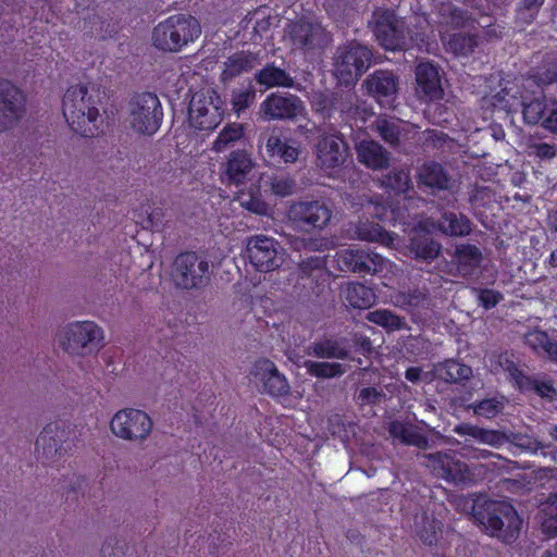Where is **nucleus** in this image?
<instances>
[{"mask_svg": "<svg viewBox=\"0 0 557 557\" xmlns=\"http://www.w3.org/2000/svg\"><path fill=\"white\" fill-rule=\"evenodd\" d=\"M541 127L557 135V99L550 98Z\"/></svg>", "mask_w": 557, "mask_h": 557, "instance_id": "nucleus-56", "label": "nucleus"}, {"mask_svg": "<svg viewBox=\"0 0 557 557\" xmlns=\"http://www.w3.org/2000/svg\"><path fill=\"white\" fill-rule=\"evenodd\" d=\"M153 422L140 409L125 408L116 411L110 421L111 432L119 438L143 442L152 431Z\"/></svg>", "mask_w": 557, "mask_h": 557, "instance_id": "nucleus-14", "label": "nucleus"}, {"mask_svg": "<svg viewBox=\"0 0 557 557\" xmlns=\"http://www.w3.org/2000/svg\"><path fill=\"white\" fill-rule=\"evenodd\" d=\"M332 273L324 257L312 256L299 264L295 284L297 297L307 302H321L331 294Z\"/></svg>", "mask_w": 557, "mask_h": 557, "instance_id": "nucleus-5", "label": "nucleus"}, {"mask_svg": "<svg viewBox=\"0 0 557 557\" xmlns=\"http://www.w3.org/2000/svg\"><path fill=\"white\" fill-rule=\"evenodd\" d=\"M455 29L457 28H469L470 30H476L479 27H483L481 23L478 21V13L468 12L462 9L455 8ZM491 23L484 25V27H490Z\"/></svg>", "mask_w": 557, "mask_h": 557, "instance_id": "nucleus-51", "label": "nucleus"}, {"mask_svg": "<svg viewBox=\"0 0 557 557\" xmlns=\"http://www.w3.org/2000/svg\"><path fill=\"white\" fill-rule=\"evenodd\" d=\"M534 78L541 86H549L557 82V58L544 63L535 73Z\"/></svg>", "mask_w": 557, "mask_h": 557, "instance_id": "nucleus-54", "label": "nucleus"}, {"mask_svg": "<svg viewBox=\"0 0 557 557\" xmlns=\"http://www.w3.org/2000/svg\"><path fill=\"white\" fill-rule=\"evenodd\" d=\"M251 375L262 383L264 392L272 397L286 396L289 393L287 379L270 359H258L253 363Z\"/></svg>", "mask_w": 557, "mask_h": 557, "instance_id": "nucleus-21", "label": "nucleus"}, {"mask_svg": "<svg viewBox=\"0 0 557 557\" xmlns=\"http://www.w3.org/2000/svg\"><path fill=\"white\" fill-rule=\"evenodd\" d=\"M302 108L299 97L277 91L265 97L260 103L259 113L264 121L295 120Z\"/></svg>", "mask_w": 557, "mask_h": 557, "instance_id": "nucleus-19", "label": "nucleus"}, {"mask_svg": "<svg viewBox=\"0 0 557 557\" xmlns=\"http://www.w3.org/2000/svg\"><path fill=\"white\" fill-rule=\"evenodd\" d=\"M481 37L478 33H455V57H467L479 46Z\"/></svg>", "mask_w": 557, "mask_h": 557, "instance_id": "nucleus-46", "label": "nucleus"}, {"mask_svg": "<svg viewBox=\"0 0 557 557\" xmlns=\"http://www.w3.org/2000/svg\"><path fill=\"white\" fill-rule=\"evenodd\" d=\"M507 371L518 389L528 391L530 388L533 379L527 375L516 363L511 362L507 367Z\"/></svg>", "mask_w": 557, "mask_h": 557, "instance_id": "nucleus-55", "label": "nucleus"}, {"mask_svg": "<svg viewBox=\"0 0 557 557\" xmlns=\"http://www.w3.org/2000/svg\"><path fill=\"white\" fill-rule=\"evenodd\" d=\"M87 485L86 479L84 476L73 475L70 484L66 486L65 490V498L66 502L69 500H78V494L81 491L84 490V487Z\"/></svg>", "mask_w": 557, "mask_h": 557, "instance_id": "nucleus-59", "label": "nucleus"}, {"mask_svg": "<svg viewBox=\"0 0 557 557\" xmlns=\"http://www.w3.org/2000/svg\"><path fill=\"white\" fill-rule=\"evenodd\" d=\"M356 234L361 240L380 243L387 247L392 246L395 239L394 235L384 230L379 223L368 220L358 223Z\"/></svg>", "mask_w": 557, "mask_h": 557, "instance_id": "nucleus-35", "label": "nucleus"}, {"mask_svg": "<svg viewBox=\"0 0 557 557\" xmlns=\"http://www.w3.org/2000/svg\"><path fill=\"white\" fill-rule=\"evenodd\" d=\"M255 81L258 85L263 86L264 89L282 87L300 90V84H297L287 71L276 66L274 62L267 63L262 69L258 70L255 73Z\"/></svg>", "mask_w": 557, "mask_h": 557, "instance_id": "nucleus-28", "label": "nucleus"}, {"mask_svg": "<svg viewBox=\"0 0 557 557\" xmlns=\"http://www.w3.org/2000/svg\"><path fill=\"white\" fill-rule=\"evenodd\" d=\"M366 319L371 323L384 327L388 332L399 331L404 327L403 319L387 309L369 311Z\"/></svg>", "mask_w": 557, "mask_h": 557, "instance_id": "nucleus-41", "label": "nucleus"}, {"mask_svg": "<svg viewBox=\"0 0 557 557\" xmlns=\"http://www.w3.org/2000/svg\"><path fill=\"white\" fill-rule=\"evenodd\" d=\"M257 63V53L246 50L235 52L224 62V69L221 77L223 81H231L243 73L251 71Z\"/></svg>", "mask_w": 557, "mask_h": 557, "instance_id": "nucleus-32", "label": "nucleus"}, {"mask_svg": "<svg viewBox=\"0 0 557 557\" xmlns=\"http://www.w3.org/2000/svg\"><path fill=\"white\" fill-rule=\"evenodd\" d=\"M529 389L534 391L541 397L549 396V394L555 392L553 383L550 381H539L535 379L532 380Z\"/></svg>", "mask_w": 557, "mask_h": 557, "instance_id": "nucleus-62", "label": "nucleus"}, {"mask_svg": "<svg viewBox=\"0 0 557 557\" xmlns=\"http://www.w3.org/2000/svg\"><path fill=\"white\" fill-rule=\"evenodd\" d=\"M373 50L357 40L337 47L333 61V76L339 85L355 86L373 63Z\"/></svg>", "mask_w": 557, "mask_h": 557, "instance_id": "nucleus-6", "label": "nucleus"}, {"mask_svg": "<svg viewBox=\"0 0 557 557\" xmlns=\"http://www.w3.org/2000/svg\"><path fill=\"white\" fill-rule=\"evenodd\" d=\"M382 398V392L373 386L362 387L357 394V401L361 405H374Z\"/></svg>", "mask_w": 557, "mask_h": 557, "instance_id": "nucleus-58", "label": "nucleus"}, {"mask_svg": "<svg viewBox=\"0 0 557 557\" xmlns=\"http://www.w3.org/2000/svg\"><path fill=\"white\" fill-rule=\"evenodd\" d=\"M224 101L214 89L196 92L188 106V121L198 131L212 132L222 122Z\"/></svg>", "mask_w": 557, "mask_h": 557, "instance_id": "nucleus-10", "label": "nucleus"}, {"mask_svg": "<svg viewBox=\"0 0 557 557\" xmlns=\"http://www.w3.org/2000/svg\"><path fill=\"white\" fill-rule=\"evenodd\" d=\"M97 99L88 95L87 86L78 84L67 88L62 99V112L70 128L83 136L95 137L100 129V114Z\"/></svg>", "mask_w": 557, "mask_h": 557, "instance_id": "nucleus-2", "label": "nucleus"}, {"mask_svg": "<svg viewBox=\"0 0 557 557\" xmlns=\"http://www.w3.org/2000/svg\"><path fill=\"white\" fill-rule=\"evenodd\" d=\"M253 165L250 153L245 150H235L231 152L223 174L230 184L238 186L248 180Z\"/></svg>", "mask_w": 557, "mask_h": 557, "instance_id": "nucleus-29", "label": "nucleus"}, {"mask_svg": "<svg viewBox=\"0 0 557 557\" xmlns=\"http://www.w3.org/2000/svg\"><path fill=\"white\" fill-rule=\"evenodd\" d=\"M350 350L344 338L322 337L311 343L307 348V355L318 359L346 360Z\"/></svg>", "mask_w": 557, "mask_h": 557, "instance_id": "nucleus-27", "label": "nucleus"}, {"mask_svg": "<svg viewBox=\"0 0 557 557\" xmlns=\"http://www.w3.org/2000/svg\"><path fill=\"white\" fill-rule=\"evenodd\" d=\"M242 205L250 212L267 215L269 205L262 199L260 194H250L248 199L243 200Z\"/></svg>", "mask_w": 557, "mask_h": 557, "instance_id": "nucleus-57", "label": "nucleus"}, {"mask_svg": "<svg viewBox=\"0 0 557 557\" xmlns=\"http://www.w3.org/2000/svg\"><path fill=\"white\" fill-rule=\"evenodd\" d=\"M472 222L465 214H455V237L469 235L472 232Z\"/></svg>", "mask_w": 557, "mask_h": 557, "instance_id": "nucleus-61", "label": "nucleus"}, {"mask_svg": "<svg viewBox=\"0 0 557 557\" xmlns=\"http://www.w3.org/2000/svg\"><path fill=\"white\" fill-rule=\"evenodd\" d=\"M471 515L488 534L506 544L515 542L520 533L522 520L508 502L478 498L473 502Z\"/></svg>", "mask_w": 557, "mask_h": 557, "instance_id": "nucleus-1", "label": "nucleus"}, {"mask_svg": "<svg viewBox=\"0 0 557 557\" xmlns=\"http://www.w3.org/2000/svg\"><path fill=\"white\" fill-rule=\"evenodd\" d=\"M367 94L381 107H393L398 89L399 77L389 70H375L363 82Z\"/></svg>", "mask_w": 557, "mask_h": 557, "instance_id": "nucleus-18", "label": "nucleus"}, {"mask_svg": "<svg viewBox=\"0 0 557 557\" xmlns=\"http://www.w3.org/2000/svg\"><path fill=\"white\" fill-rule=\"evenodd\" d=\"M27 113V97L12 81L0 77V133L15 128Z\"/></svg>", "mask_w": 557, "mask_h": 557, "instance_id": "nucleus-12", "label": "nucleus"}, {"mask_svg": "<svg viewBox=\"0 0 557 557\" xmlns=\"http://www.w3.org/2000/svg\"><path fill=\"white\" fill-rule=\"evenodd\" d=\"M389 433L392 436L399 438L401 443L425 449L429 446L428 437L414 429L412 425H406L401 422L394 421L391 423Z\"/></svg>", "mask_w": 557, "mask_h": 557, "instance_id": "nucleus-37", "label": "nucleus"}, {"mask_svg": "<svg viewBox=\"0 0 557 557\" xmlns=\"http://www.w3.org/2000/svg\"><path fill=\"white\" fill-rule=\"evenodd\" d=\"M409 249L416 259L428 261L434 260L438 256L441 245L430 234L417 233L410 238Z\"/></svg>", "mask_w": 557, "mask_h": 557, "instance_id": "nucleus-34", "label": "nucleus"}, {"mask_svg": "<svg viewBox=\"0 0 557 557\" xmlns=\"http://www.w3.org/2000/svg\"><path fill=\"white\" fill-rule=\"evenodd\" d=\"M503 409L504 404L496 398H485L473 406V412L486 419L495 418Z\"/></svg>", "mask_w": 557, "mask_h": 557, "instance_id": "nucleus-52", "label": "nucleus"}, {"mask_svg": "<svg viewBox=\"0 0 557 557\" xmlns=\"http://www.w3.org/2000/svg\"><path fill=\"white\" fill-rule=\"evenodd\" d=\"M102 339V330L91 321L71 323L60 336V346L71 355H85L98 350Z\"/></svg>", "mask_w": 557, "mask_h": 557, "instance_id": "nucleus-15", "label": "nucleus"}, {"mask_svg": "<svg viewBox=\"0 0 557 557\" xmlns=\"http://www.w3.org/2000/svg\"><path fill=\"white\" fill-rule=\"evenodd\" d=\"M334 262L341 272H350L360 277L380 274L389 264L386 258L374 251L354 247L338 250Z\"/></svg>", "mask_w": 557, "mask_h": 557, "instance_id": "nucleus-11", "label": "nucleus"}, {"mask_svg": "<svg viewBox=\"0 0 557 557\" xmlns=\"http://www.w3.org/2000/svg\"><path fill=\"white\" fill-rule=\"evenodd\" d=\"M347 304L356 309H368L375 302V294L371 287L362 283H350L345 290Z\"/></svg>", "mask_w": 557, "mask_h": 557, "instance_id": "nucleus-36", "label": "nucleus"}, {"mask_svg": "<svg viewBox=\"0 0 557 557\" xmlns=\"http://www.w3.org/2000/svg\"><path fill=\"white\" fill-rule=\"evenodd\" d=\"M349 154V148L341 134L322 135L317 144L318 164L323 170L341 168Z\"/></svg>", "mask_w": 557, "mask_h": 557, "instance_id": "nucleus-20", "label": "nucleus"}, {"mask_svg": "<svg viewBox=\"0 0 557 557\" xmlns=\"http://www.w3.org/2000/svg\"><path fill=\"white\" fill-rule=\"evenodd\" d=\"M455 433L473 437L474 440L486 444H493L499 438V433L497 431L485 430L469 423H461L456 425Z\"/></svg>", "mask_w": 557, "mask_h": 557, "instance_id": "nucleus-44", "label": "nucleus"}, {"mask_svg": "<svg viewBox=\"0 0 557 557\" xmlns=\"http://www.w3.org/2000/svg\"><path fill=\"white\" fill-rule=\"evenodd\" d=\"M483 255L481 249L472 244L455 245L456 272L469 278L476 274L481 268Z\"/></svg>", "mask_w": 557, "mask_h": 557, "instance_id": "nucleus-26", "label": "nucleus"}, {"mask_svg": "<svg viewBox=\"0 0 557 557\" xmlns=\"http://www.w3.org/2000/svg\"><path fill=\"white\" fill-rule=\"evenodd\" d=\"M543 521L542 529L548 536H557V494H552L542 504Z\"/></svg>", "mask_w": 557, "mask_h": 557, "instance_id": "nucleus-43", "label": "nucleus"}, {"mask_svg": "<svg viewBox=\"0 0 557 557\" xmlns=\"http://www.w3.org/2000/svg\"><path fill=\"white\" fill-rule=\"evenodd\" d=\"M376 132L391 147H397L400 144L403 129L398 121L386 117L377 119Z\"/></svg>", "mask_w": 557, "mask_h": 557, "instance_id": "nucleus-42", "label": "nucleus"}, {"mask_svg": "<svg viewBox=\"0 0 557 557\" xmlns=\"http://www.w3.org/2000/svg\"><path fill=\"white\" fill-rule=\"evenodd\" d=\"M333 212L322 199L300 198L293 200L286 208V219L290 225L301 232H320L331 222Z\"/></svg>", "mask_w": 557, "mask_h": 557, "instance_id": "nucleus-8", "label": "nucleus"}, {"mask_svg": "<svg viewBox=\"0 0 557 557\" xmlns=\"http://www.w3.org/2000/svg\"><path fill=\"white\" fill-rule=\"evenodd\" d=\"M127 112L132 129L140 135H154L163 122V108L154 92L141 91L132 95Z\"/></svg>", "mask_w": 557, "mask_h": 557, "instance_id": "nucleus-7", "label": "nucleus"}, {"mask_svg": "<svg viewBox=\"0 0 557 557\" xmlns=\"http://www.w3.org/2000/svg\"><path fill=\"white\" fill-rule=\"evenodd\" d=\"M256 100V90L249 86L244 89L235 90L232 95L233 110L239 114L247 110Z\"/></svg>", "mask_w": 557, "mask_h": 557, "instance_id": "nucleus-49", "label": "nucleus"}, {"mask_svg": "<svg viewBox=\"0 0 557 557\" xmlns=\"http://www.w3.org/2000/svg\"><path fill=\"white\" fill-rule=\"evenodd\" d=\"M356 153L358 161L373 171L384 170L389 166V152L372 139L360 140L356 145Z\"/></svg>", "mask_w": 557, "mask_h": 557, "instance_id": "nucleus-24", "label": "nucleus"}, {"mask_svg": "<svg viewBox=\"0 0 557 557\" xmlns=\"http://www.w3.org/2000/svg\"><path fill=\"white\" fill-rule=\"evenodd\" d=\"M280 22V15L271 7L260 5L245 15L239 27L252 44L258 45L271 37L272 28Z\"/></svg>", "mask_w": 557, "mask_h": 557, "instance_id": "nucleus-17", "label": "nucleus"}, {"mask_svg": "<svg viewBox=\"0 0 557 557\" xmlns=\"http://www.w3.org/2000/svg\"><path fill=\"white\" fill-rule=\"evenodd\" d=\"M447 175L443 166L434 161L424 163L419 171V184L430 188L444 189L447 184Z\"/></svg>", "mask_w": 557, "mask_h": 557, "instance_id": "nucleus-38", "label": "nucleus"}, {"mask_svg": "<svg viewBox=\"0 0 557 557\" xmlns=\"http://www.w3.org/2000/svg\"><path fill=\"white\" fill-rule=\"evenodd\" d=\"M243 127L239 124L226 125L218 135L213 143V149L218 152L225 150L230 144L243 137Z\"/></svg>", "mask_w": 557, "mask_h": 557, "instance_id": "nucleus-47", "label": "nucleus"}, {"mask_svg": "<svg viewBox=\"0 0 557 557\" xmlns=\"http://www.w3.org/2000/svg\"><path fill=\"white\" fill-rule=\"evenodd\" d=\"M544 92H525L521 95L520 107L522 121L528 126L542 125L546 114L548 101Z\"/></svg>", "mask_w": 557, "mask_h": 557, "instance_id": "nucleus-25", "label": "nucleus"}, {"mask_svg": "<svg viewBox=\"0 0 557 557\" xmlns=\"http://www.w3.org/2000/svg\"><path fill=\"white\" fill-rule=\"evenodd\" d=\"M201 34L198 20L187 14H174L160 22L152 32L153 46L162 51L177 52Z\"/></svg>", "mask_w": 557, "mask_h": 557, "instance_id": "nucleus-4", "label": "nucleus"}, {"mask_svg": "<svg viewBox=\"0 0 557 557\" xmlns=\"http://www.w3.org/2000/svg\"><path fill=\"white\" fill-rule=\"evenodd\" d=\"M304 366L307 373L317 379H334L346 372L345 366L338 362L306 360Z\"/></svg>", "mask_w": 557, "mask_h": 557, "instance_id": "nucleus-40", "label": "nucleus"}, {"mask_svg": "<svg viewBox=\"0 0 557 557\" xmlns=\"http://www.w3.org/2000/svg\"><path fill=\"white\" fill-rule=\"evenodd\" d=\"M416 83V94L421 101L428 102L443 97L440 69L433 63L422 62L417 65Z\"/></svg>", "mask_w": 557, "mask_h": 557, "instance_id": "nucleus-23", "label": "nucleus"}, {"mask_svg": "<svg viewBox=\"0 0 557 557\" xmlns=\"http://www.w3.org/2000/svg\"><path fill=\"white\" fill-rule=\"evenodd\" d=\"M265 150L270 159L276 162L294 163L300 154V145L296 139L270 135Z\"/></svg>", "mask_w": 557, "mask_h": 557, "instance_id": "nucleus-30", "label": "nucleus"}, {"mask_svg": "<svg viewBox=\"0 0 557 557\" xmlns=\"http://www.w3.org/2000/svg\"><path fill=\"white\" fill-rule=\"evenodd\" d=\"M172 276L181 288H200L209 280V262L195 251L181 252L173 262Z\"/></svg>", "mask_w": 557, "mask_h": 557, "instance_id": "nucleus-13", "label": "nucleus"}, {"mask_svg": "<svg viewBox=\"0 0 557 557\" xmlns=\"http://www.w3.org/2000/svg\"><path fill=\"white\" fill-rule=\"evenodd\" d=\"M470 471L465 462L455 460V485L459 483L468 484L472 480L469 476Z\"/></svg>", "mask_w": 557, "mask_h": 557, "instance_id": "nucleus-63", "label": "nucleus"}, {"mask_svg": "<svg viewBox=\"0 0 557 557\" xmlns=\"http://www.w3.org/2000/svg\"><path fill=\"white\" fill-rule=\"evenodd\" d=\"M471 208L476 215L483 222V218L486 216V211H492L498 203L496 193L488 186L475 185L471 191L469 198Z\"/></svg>", "mask_w": 557, "mask_h": 557, "instance_id": "nucleus-33", "label": "nucleus"}, {"mask_svg": "<svg viewBox=\"0 0 557 557\" xmlns=\"http://www.w3.org/2000/svg\"><path fill=\"white\" fill-rule=\"evenodd\" d=\"M230 529L227 531H218L214 529L212 533L209 534L208 540L210 541V545L213 546V548H220V547H226L230 545L232 535L228 534Z\"/></svg>", "mask_w": 557, "mask_h": 557, "instance_id": "nucleus-60", "label": "nucleus"}, {"mask_svg": "<svg viewBox=\"0 0 557 557\" xmlns=\"http://www.w3.org/2000/svg\"><path fill=\"white\" fill-rule=\"evenodd\" d=\"M525 344L535 351L540 349L557 364V341L552 339L545 331L534 330L525 335Z\"/></svg>", "mask_w": 557, "mask_h": 557, "instance_id": "nucleus-39", "label": "nucleus"}, {"mask_svg": "<svg viewBox=\"0 0 557 557\" xmlns=\"http://www.w3.org/2000/svg\"><path fill=\"white\" fill-rule=\"evenodd\" d=\"M379 45L389 51H401L408 46V29L404 18L394 10L376 8L369 22Z\"/></svg>", "mask_w": 557, "mask_h": 557, "instance_id": "nucleus-9", "label": "nucleus"}, {"mask_svg": "<svg viewBox=\"0 0 557 557\" xmlns=\"http://www.w3.org/2000/svg\"><path fill=\"white\" fill-rule=\"evenodd\" d=\"M283 251L275 238L262 234L250 237L246 247L249 262L257 271L264 273L281 265Z\"/></svg>", "mask_w": 557, "mask_h": 557, "instance_id": "nucleus-16", "label": "nucleus"}, {"mask_svg": "<svg viewBox=\"0 0 557 557\" xmlns=\"http://www.w3.org/2000/svg\"><path fill=\"white\" fill-rule=\"evenodd\" d=\"M429 466L434 471H442L443 476L446 481H453V459L448 455L442 453H434L428 456Z\"/></svg>", "mask_w": 557, "mask_h": 557, "instance_id": "nucleus-50", "label": "nucleus"}, {"mask_svg": "<svg viewBox=\"0 0 557 557\" xmlns=\"http://www.w3.org/2000/svg\"><path fill=\"white\" fill-rule=\"evenodd\" d=\"M383 184L386 188L393 189L396 194H400L409 189L410 178L404 171H393L384 177Z\"/></svg>", "mask_w": 557, "mask_h": 557, "instance_id": "nucleus-53", "label": "nucleus"}, {"mask_svg": "<svg viewBox=\"0 0 557 557\" xmlns=\"http://www.w3.org/2000/svg\"><path fill=\"white\" fill-rule=\"evenodd\" d=\"M269 187L274 196L285 198L295 194L297 182L289 174L273 175L270 177Z\"/></svg>", "mask_w": 557, "mask_h": 557, "instance_id": "nucleus-45", "label": "nucleus"}, {"mask_svg": "<svg viewBox=\"0 0 557 557\" xmlns=\"http://www.w3.org/2000/svg\"><path fill=\"white\" fill-rule=\"evenodd\" d=\"M311 110L324 121L334 120L339 125H348L352 128L360 114L356 104V95L341 89H317L309 96Z\"/></svg>", "mask_w": 557, "mask_h": 557, "instance_id": "nucleus-3", "label": "nucleus"}, {"mask_svg": "<svg viewBox=\"0 0 557 557\" xmlns=\"http://www.w3.org/2000/svg\"><path fill=\"white\" fill-rule=\"evenodd\" d=\"M101 557H125L126 553L117 543L112 544V540L106 541L100 550Z\"/></svg>", "mask_w": 557, "mask_h": 557, "instance_id": "nucleus-64", "label": "nucleus"}, {"mask_svg": "<svg viewBox=\"0 0 557 557\" xmlns=\"http://www.w3.org/2000/svg\"><path fill=\"white\" fill-rule=\"evenodd\" d=\"M314 24L301 16L289 20L284 27V39L295 48L304 49L313 45Z\"/></svg>", "mask_w": 557, "mask_h": 557, "instance_id": "nucleus-31", "label": "nucleus"}, {"mask_svg": "<svg viewBox=\"0 0 557 557\" xmlns=\"http://www.w3.org/2000/svg\"><path fill=\"white\" fill-rule=\"evenodd\" d=\"M472 293L476 299L478 305L484 310H491L495 308L504 299V296L499 290L486 287H473Z\"/></svg>", "mask_w": 557, "mask_h": 557, "instance_id": "nucleus-48", "label": "nucleus"}, {"mask_svg": "<svg viewBox=\"0 0 557 557\" xmlns=\"http://www.w3.org/2000/svg\"><path fill=\"white\" fill-rule=\"evenodd\" d=\"M69 423L58 420L48 423L36 440L35 448L38 455L46 459L62 454V445L69 437Z\"/></svg>", "mask_w": 557, "mask_h": 557, "instance_id": "nucleus-22", "label": "nucleus"}]
</instances>
